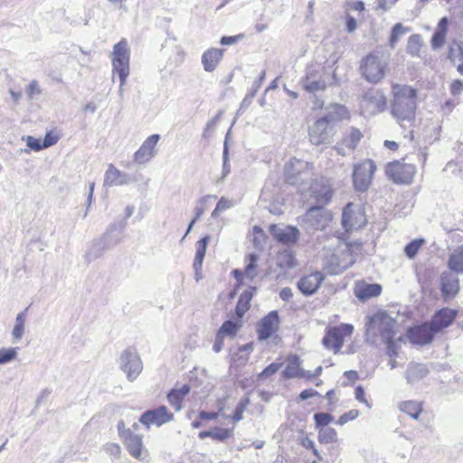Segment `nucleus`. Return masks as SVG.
Wrapping results in <instances>:
<instances>
[{"label":"nucleus","mask_w":463,"mask_h":463,"mask_svg":"<svg viewBox=\"0 0 463 463\" xmlns=\"http://www.w3.org/2000/svg\"><path fill=\"white\" fill-rule=\"evenodd\" d=\"M392 100L391 112L394 118L403 126V123H411L415 119L417 108V91L408 85L393 84L392 87Z\"/></svg>","instance_id":"f257e3e1"},{"label":"nucleus","mask_w":463,"mask_h":463,"mask_svg":"<svg viewBox=\"0 0 463 463\" xmlns=\"http://www.w3.org/2000/svg\"><path fill=\"white\" fill-rule=\"evenodd\" d=\"M335 112L318 118L308 128L309 140L313 145L319 146L331 141L335 134V123L340 119V115L345 112L343 106L335 105Z\"/></svg>","instance_id":"f03ea898"},{"label":"nucleus","mask_w":463,"mask_h":463,"mask_svg":"<svg viewBox=\"0 0 463 463\" xmlns=\"http://www.w3.org/2000/svg\"><path fill=\"white\" fill-rule=\"evenodd\" d=\"M334 79L326 68L320 63H312L307 67L306 75L300 80V85L308 93L316 94L325 90Z\"/></svg>","instance_id":"7ed1b4c3"},{"label":"nucleus","mask_w":463,"mask_h":463,"mask_svg":"<svg viewBox=\"0 0 463 463\" xmlns=\"http://www.w3.org/2000/svg\"><path fill=\"white\" fill-rule=\"evenodd\" d=\"M125 223H113L109 225L107 232L99 239L94 240L85 253V260L88 263L100 258L107 250L111 246L119 243V239L113 240L111 232L119 230L122 232L125 229Z\"/></svg>","instance_id":"20e7f679"},{"label":"nucleus","mask_w":463,"mask_h":463,"mask_svg":"<svg viewBox=\"0 0 463 463\" xmlns=\"http://www.w3.org/2000/svg\"><path fill=\"white\" fill-rule=\"evenodd\" d=\"M111 56L113 73L118 74L122 84H125L129 75L130 60V49L126 39L120 40L113 46Z\"/></svg>","instance_id":"39448f33"},{"label":"nucleus","mask_w":463,"mask_h":463,"mask_svg":"<svg viewBox=\"0 0 463 463\" xmlns=\"http://www.w3.org/2000/svg\"><path fill=\"white\" fill-rule=\"evenodd\" d=\"M386 66L379 54L370 53L361 60L359 70L368 82L377 83L384 77Z\"/></svg>","instance_id":"423d86ee"},{"label":"nucleus","mask_w":463,"mask_h":463,"mask_svg":"<svg viewBox=\"0 0 463 463\" xmlns=\"http://www.w3.org/2000/svg\"><path fill=\"white\" fill-rule=\"evenodd\" d=\"M118 364L130 382H134L143 370L142 360L134 347H128L120 354Z\"/></svg>","instance_id":"0eeeda50"},{"label":"nucleus","mask_w":463,"mask_h":463,"mask_svg":"<svg viewBox=\"0 0 463 463\" xmlns=\"http://www.w3.org/2000/svg\"><path fill=\"white\" fill-rule=\"evenodd\" d=\"M397 321L388 313L382 311L373 315L367 324V331L375 330L379 333L382 340L394 338Z\"/></svg>","instance_id":"6e6552de"},{"label":"nucleus","mask_w":463,"mask_h":463,"mask_svg":"<svg viewBox=\"0 0 463 463\" xmlns=\"http://www.w3.org/2000/svg\"><path fill=\"white\" fill-rule=\"evenodd\" d=\"M331 213L323 205L312 206L301 217V223L307 230L322 231L331 222Z\"/></svg>","instance_id":"1a4fd4ad"},{"label":"nucleus","mask_w":463,"mask_h":463,"mask_svg":"<svg viewBox=\"0 0 463 463\" xmlns=\"http://www.w3.org/2000/svg\"><path fill=\"white\" fill-rule=\"evenodd\" d=\"M354 326L350 324H342L338 326H332L326 329L322 339L323 345L337 354L343 346L344 338L352 335Z\"/></svg>","instance_id":"9d476101"},{"label":"nucleus","mask_w":463,"mask_h":463,"mask_svg":"<svg viewBox=\"0 0 463 463\" xmlns=\"http://www.w3.org/2000/svg\"><path fill=\"white\" fill-rule=\"evenodd\" d=\"M366 224L364 211L361 206L349 203L345 205L342 213V226L347 232H352L364 227Z\"/></svg>","instance_id":"9b49d317"},{"label":"nucleus","mask_w":463,"mask_h":463,"mask_svg":"<svg viewBox=\"0 0 463 463\" xmlns=\"http://www.w3.org/2000/svg\"><path fill=\"white\" fill-rule=\"evenodd\" d=\"M375 169L373 161L370 159L354 165L353 180L355 190L364 192L368 189Z\"/></svg>","instance_id":"f8f14e48"},{"label":"nucleus","mask_w":463,"mask_h":463,"mask_svg":"<svg viewBox=\"0 0 463 463\" xmlns=\"http://www.w3.org/2000/svg\"><path fill=\"white\" fill-rule=\"evenodd\" d=\"M386 175L396 184H410L415 174V166L400 161H393L386 165Z\"/></svg>","instance_id":"ddd939ff"},{"label":"nucleus","mask_w":463,"mask_h":463,"mask_svg":"<svg viewBox=\"0 0 463 463\" xmlns=\"http://www.w3.org/2000/svg\"><path fill=\"white\" fill-rule=\"evenodd\" d=\"M311 173V165L309 163L292 157L286 163L284 174L288 183L297 185L302 175L309 176Z\"/></svg>","instance_id":"4468645a"},{"label":"nucleus","mask_w":463,"mask_h":463,"mask_svg":"<svg viewBox=\"0 0 463 463\" xmlns=\"http://www.w3.org/2000/svg\"><path fill=\"white\" fill-rule=\"evenodd\" d=\"M174 419V414L169 412L165 406H159L154 410H148L142 413L139 422L149 428L151 425L162 426L170 422Z\"/></svg>","instance_id":"2eb2a0df"},{"label":"nucleus","mask_w":463,"mask_h":463,"mask_svg":"<svg viewBox=\"0 0 463 463\" xmlns=\"http://www.w3.org/2000/svg\"><path fill=\"white\" fill-rule=\"evenodd\" d=\"M160 135L149 136L134 154V161L138 165H144L151 161L156 156V145L160 140Z\"/></svg>","instance_id":"dca6fc26"},{"label":"nucleus","mask_w":463,"mask_h":463,"mask_svg":"<svg viewBox=\"0 0 463 463\" xmlns=\"http://www.w3.org/2000/svg\"><path fill=\"white\" fill-rule=\"evenodd\" d=\"M310 197L313 198L319 205L327 204L333 195V191L329 181L324 177L316 179L309 187Z\"/></svg>","instance_id":"f3484780"},{"label":"nucleus","mask_w":463,"mask_h":463,"mask_svg":"<svg viewBox=\"0 0 463 463\" xmlns=\"http://www.w3.org/2000/svg\"><path fill=\"white\" fill-rule=\"evenodd\" d=\"M435 335L436 333L430 323H423L420 326H413L407 332V337L410 342L418 345L430 344Z\"/></svg>","instance_id":"a211bd4d"},{"label":"nucleus","mask_w":463,"mask_h":463,"mask_svg":"<svg viewBox=\"0 0 463 463\" xmlns=\"http://www.w3.org/2000/svg\"><path fill=\"white\" fill-rule=\"evenodd\" d=\"M279 317L277 310L270 311L260 319L257 327L258 339L264 341L269 339L278 329Z\"/></svg>","instance_id":"6ab92c4d"},{"label":"nucleus","mask_w":463,"mask_h":463,"mask_svg":"<svg viewBox=\"0 0 463 463\" xmlns=\"http://www.w3.org/2000/svg\"><path fill=\"white\" fill-rule=\"evenodd\" d=\"M269 231L276 241L283 244L295 243L299 237L298 229L290 225L271 224Z\"/></svg>","instance_id":"aec40b11"},{"label":"nucleus","mask_w":463,"mask_h":463,"mask_svg":"<svg viewBox=\"0 0 463 463\" xmlns=\"http://www.w3.org/2000/svg\"><path fill=\"white\" fill-rule=\"evenodd\" d=\"M362 107L372 114L381 112L386 107V98L380 90H370L363 95Z\"/></svg>","instance_id":"412c9836"},{"label":"nucleus","mask_w":463,"mask_h":463,"mask_svg":"<svg viewBox=\"0 0 463 463\" xmlns=\"http://www.w3.org/2000/svg\"><path fill=\"white\" fill-rule=\"evenodd\" d=\"M325 276L320 271H315L308 275L302 277L298 281V288L305 296H311L315 294L319 288Z\"/></svg>","instance_id":"4be33fe9"},{"label":"nucleus","mask_w":463,"mask_h":463,"mask_svg":"<svg viewBox=\"0 0 463 463\" xmlns=\"http://www.w3.org/2000/svg\"><path fill=\"white\" fill-rule=\"evenodd\" d=\"M458 311L449 307H443L437 311L429 322L435 333H439L449 327L455 320Z\"/></svg>","instance_id":"5701e85b"},{"label":"nucleus","mask_w":463,"mask_h":463,"mask_svg":"<svg viewBox=\"0 0 463 463\" xmlns=\"http://www.w3.org/2000/svg\"><path fill=\"white\" fill-rule=\"evenodd\" d=\"M362 137L363 134L361 133V131L358 128L352 127L345 132L341 145L335 146V149L337 151L339 155L345 156V153L342 146H345L350 150H354Z\"/></svg>","instance_id":"b1692460"},{"label":"nucleus","mask_w":463,"mask_h":463,"mask_svg":"<svg viewBox=\"0 0 463 463\" xmlns=\"http://www.w3.org/2000/svg\"><path fill=\"white\" fill-rule=\"evenodd\" d=\"M440 290L447 298H453L459 290L458 279L449 271H445L440 276Z\"/></svg>","instance_id":"393cba45"},{"label":"nucleus","mask_w":463,"mask_h":463,"mask_svg":"<svg viewBox=\"0 0 463 463\" xmlns=\"http://www.w3.org/2000/svg\"><path fill=\"white\" fill-rule=\"evenodd\" d=\"M224 50L219 48L207 49L202 55V64L207 72H213L222 59Z\"/></svg>","instance_id":"a878e982"},{"label":"nucleus","mask_w":463,"mask_h":463,"mask_svg":"<svg viewBox=\"0 0 463 463\" xmlns=\"http://www.w3.org/2000/svg\"><path fill=\"white\" fill-rule=\"evenodd\" d=\"M130 182L129 175L116 168L113 165H109L104 176V185H124Z\"/></svg>","instance_id":"bb28decb"},{"label":"nucleus","mask_w":463,"mask_h":463,"mask_svg":"<svg viewBox=\"0 0 463 463\" xmlns=\"http://www.w3.org/2000/svg\"><path fill=\"white\" fill-rule=\"evenodd\" d=\"M122 440L124 441V444L127 447L128 451L133 458L139 460L143 458L142 455L144 452V447L142 436L135 434L132 431Z\"/></svg>","instance_id":"cd10ccee"},{"label":"nucleus","mask_w":463,"mask_h":463,"mask_svg":"<svg viewBox=\"0 0 463 463\" xmlns=\"http://www.w3.org/2000/svg\"><path fill=\"white\" fill-rule=\"evenodd\" d=\"M429 373V369L423 364L420 363H410L408 364L405 378L410 384H413L416 382L423 379Z\"/></svg>","instance_id":"c85d7f7f"},{"label":"nucleus","mask_w":463,"mask_h":463,"mask_svg":"<svg viewBox=\"0 0 463 463\" xmlns=\"http://www.w3.org/2000/svg\"><path fill=\"white\" fill-rule=\"evenodd\" d=\"M282 375L286 379L307 377V371L300 368V359L298 355H293L288 359Z\"/></svg>","instance_id":"c756f323"},{"label":"nucleus","mask_w":463,"mask_h":463,"mask_svg":"<svg viewBox=\"0 0 463 463\" xmlns=\"http://www.w3.org/2000/svg\"><path fill=\"white\" fill-rule=\"evenodd\" d=\"M256 287H250L248 289L243 291L239 297L235 307V314L238 317V318L241 319L244 316V314L250 309V301L252 299L253 293L254 291H256Z\"/></svg>","instance_id":"7c9ffc66"},{"label":"nucleus","mask_w":463,"mask_h":463,"mask_svg":"<svg viewBox=\"0 0 463 463\" xmlns=\"http://www.w3.org/2000/svg\"><path fill=\"white\" fill-rule=\"evenodd\" d=\"M448 267L456 274H463V244L450 253L448 259Z\"/></svg>","instance_id":"2f4dec72"},{"label":"nucleus","mask_w":463,"mask_h":463,"mask_svg":"<svg viewBox=\"0 0 463 463\" xmlns=\"http://www.w3.org/2000/svg\"><path fill=\"white\" fill-rule=\"evenodd\" d=\"M382 292V287L379 284H365L359 286L355 289V296L360 300H367L371 298L377 297Z\"/></svg>","instance_id":"473e14b6"},{"label":"nucleus","mask_w":463,"mask_h":463,"mask_svg":"<svg viewBox=\"0 0 463 463\" xmlns=\"http://www.w3.org/2000/svg\"><path fill=\"white\" fill-rule=\"evenodd\" d=\"M277 266L284 270L293 269L297 266L296 258L291 250H284L278 253L276 258Z\"/></svg>","instance_id":"72a5a7b5"},{"label":"nucleus","mask_w":463,"mask_h":463,"mask_svg":"<svg viewBox=\"0 0 463 463\" xmlns=\"http://www.w3.org/2000/svg\"><path fill=\"white\" fill-rule=\"evenodd\" d=\"M242 326V322L239 319L237 321L226 320L222 323L217 333L220 335L234 337L238 331Z\"/></svg>","instance_id":"f704fd0d"},{"label":"nucleus","mask_w":463,"mask_h":463,"mask_svg":"<svg viewBox=\"0 0 463 463\" xmlns=\"http://www.w3.org/2000/svg\"><path fill=\"white\" fill-rule=\"evenodd\" d=\"M27 310L28 308H25L16 316L14 326L12 330L14 342H18L24 335Z\"/></svg>","instance_id":"c9c22d12"},{"label":"nucleus","mask_w":463,"mask_h":463,"mask_svg":"<svg viewBox=\"0 0 463 463\" xmlns=\"http://www.w3.org/2000/svg\"><path fill=\"white\" fill-rule=\"evenodd\" d=\"M210 241V237L208 235L203 237L196 243V252L194 260L193 266H195L197 269L202 268L203 261L206 253L207 245Z\"/></svg>","instance_id":"e433bc0d"},{"label":"nucleus","mask_w":463,"mask_h":463,"mask_svg":"<svg viewBox=\"0 0 463 463\" xmlns=\"http://www.w3.org/2000/svg\"><path fill=\"white\" fill-rule=\"evenodd\" d=\"M399 409L415 420L419 418L422 411L421 404L414 401L402 402L399 404Z\"/></svg>","instance_id":"4c0bfd02"},{"label":"nucleus","mask_w":463,"mask_h":463,"mask_svg":"<svg viewBox=\"0 0 463 463\" xmlns=\"http://www.w3.org/2000/svg\"><path fill=\"white\" fill-rule=\"evenodd\" d=\"M423 43L420 34H412L408 39L407 52L412 56H420Z\"/></svg>","instance_id":"58836bf2"},{"label":"nucleus","mask_w":463,"mask_h":463,"mask_svg":"<svg viewBox=\"0 0 463 463\" xmlns=\"http://www.w3.org/2000/svg\"><path fill=\"white\" fill-rule=\"evenodd\" d=\"M409 32V29L404 27L402 24H396L392 28L391 35L389 38V46L394 49L399 38Z\"/></svg>","instance_id":"ea45409f"},{"label":"nucleus","mask_w":463,"mask_h":463,"mask_svg":"<svg viewBox=\"0 0 463 463\" xmlns=\"http://www.w3.org/2000/svg\"><path fill=\"white\" fill-rule=\"evenodd\" d=\"M320 443H333L337 441V432L333 428H321L318 431Z\"/></svg>","instance_id":"a19ab883"},{"label":"nucleus","mask_w":463,"mask_h":463,"mask_svg":"<svg viewBox=\"0 0 463 463\" xmlns=\"http://www.w3.org/2000/svg\"><path fill=\"white\" fill-rule=\"evenodd\" d=\"M424 243V239H415L409 242L404 248V252L406 256L411 260L414 259L418 254L419 250Z\"/></svg>","instance_id":"79ce46f5"},{"label":"nucleus","mask_w":463,"mask_h":463,"mask_svg":"<svg viewBox=\"0 0 463 463\" xmlns=\"http://www.w3.org/2000/svg\"><path fill=\"white\" fill-rule=\"evenodd\" d=\"M250 400L249 397H243L240 400L238 404L236 405V408L234 410V413L232 416L233 422L236 423L242 420L243 412L247 409V407L250 405Z\"/></svg>","instance_id":"37998d69"},{"label":"nucleus","mask_w":463,"mask_h":463,"mask_svg":"<svg viewBox=\"0 0 463 463\" xmlns=\"http://www.w3.org/2000/svg\"><path fill=\"white\" fill-rule=\"evenodd\" d=\"M229 132L226 134L225 141L223 145V152H222V179H224L231 172L230 168V159H229V148H228V137Z\"/></svg>","instance_id":"c03bdc74"},{"label":"nucleus","mask_w":463,"mask_h":463,"mask_svg":"<svg viewBox=\"0 0 463 463\" xmlns=\"http://www.w3.org/2000/svg\"><path fill=\"white\" fill-rule=\"evenodd\" d=\"M17 356V348H1L0 349V364H5L14 361Z\"/></svg>","instance_id":"a18cd8bd"},{"label":"nucleus","mask_w":463,"mask_h":463,"mask_svg":"<svg viewBox=\"0 0 463 463\" xmlns=\"http://www.w3.org/2000/svg\"><path fill=\"white\" fill-rule=\"evenodd\" d=\"M249 262L245 267L244 274L245 277L249 278L250 279H253L257 276L256 271V262L258 260V256L254 253H251L249 255Z\"/></svg>","instance_id":"49530a36"},{"label":"nucleus","mask_w":463,"mask_h":463,"mask_svg":"<svg viewBox=\"0 0 463 463\" xmlns=\"http://www.w3.org/2000/svg\"><path fill=\"white\" fill-rule=\"evenodd\" d=\"M314 420L317 428H328L327 425L334 420V417L326 412H317L314 414Z\"/></svg>","instance_id":"de8ad7c7"},{"label":"nucleus","mask_w":463,"mask_h":463,"mask_svg":"<svg viewBox=\"0 0 463 463\" xmlns=\"http://www.w3.org/2000/svg\"><path fill=\"white\" fill-rule=\"evenodd\" d=\"M232 431L228 429L215 428L212 430V438L213 439L223 441L232 436Z\"/></svg>","instance_id":"09e8293b"},{"label":"nucleus","mask_w":463,"mask_h":463,"mask_svg":"<svg viewBox=\"0 0 463 463\" xmlns=\"http://www.w3.org/2000/svg\"><path fill=\"white\" fill-rule=\"evenodd\" d=\"M167 400L176 411L182 409V402L184 399L181 398L179 394L176 392H175V390H172L168 393Z\"/></svg>","instance_id":"8fccbe9b"},{"label":"nucleus","mask_w":463,"mask_h":463,"mask_svg":"<svg viewBox=\"0 0 463 463\" xmlns=\"http://www.w3.org/2000/svg\"><path fill=\"white\" fill-rule=\"evenodd\" d=\"M446 33L436 31L431 38V47L435 49H439L444 45L446 40Z\"/></svg>","instance_id":"3c124183"},{"label":"nucleus","mask_w":463,"mask_h":463,"mask_svg":"<svg viewBox=\"0 0 463 463\" xmlns=\"http://www.w3.org/2000/svg\"><path fill=\"white\" fill-rule=\"evenodd\" d=\"M281 364L277 363H272L269 364L262 372L259 374L260 379H266L270 375L275 374L280 368Z\"/></svg>","instance_id":"603ef678"},{"label":"nucleus","mask_w":463,"mask_h":463,"mask_svg":"<svg viewBox=\"0 0 463 463\" xmlns=\"http://www.w3.org/2000/svg\"><path fill=\"white\" fill-rule=\"evenodd\" d=\"M359 416V411L358 410H350L348 412H345L344 414H342L338 420H337V424L338 425H344L345 423H347L348 421L350 420H355L357 417Z\"/></svg>","instance_id":"864d4df0"},{"label":"nucleus","mask_w":463,"mask_h":463,"mask_svg":"<svg viewBox=\"0 0 463 463\" xmlns=\"http://www.w3.org/2000/svg\"><path fill=\"white\" fill-rule=\"evenodd\" d=\"M42 93V90L39 86L37 80H32L26 88V94L30 99H33L35 96L40 95Z\"/></svg>","instance_id":"5fc2aeb1"},{"label":"nucleus","mask_w":463,"mask_h":463,"mask_svg":"<svg viewBox=\"0 0 463 463\" xmlns=\"http://www.w3.org/2000/svg\"><path fill=\"white\" fill-rule=\"evenodd\" d=\"M253 234H254V240H253L254 245L256 247H262V243L264 242V240H265V233L263 232V230L259 226H254L253 227Z\"/></svg>","instance_id":"6e6d98bb"},{"label":"nucleus","mask_w":463,"mask_h":463,"mask_svg":"<svg viewBox=\"0 0 463 463\" xmlns=\"http://www.w3.org/2000/svg\"><path fill=\"white\" fill-rule=\"evenodd\" d=\"M26 145L30 149L33 151H40L43 149L42 140L32 136L26 137Z\"/></svg>","instance_id":"4d7b16f0"},{"label":"nucleus","mask_w":463,"mask_h":463,"mask_svg":"<svg viewBox=\"0 0 463 463\" xmlns=\"http://www.w3.org/2000/svg\"><path fill=\"white\" fill-rule=\"evenodd\" d=\"M222 115V112L220 111L213 118H212L211 120H209L205 126V128L203 130V137L204 138L208 137L209 136V133L211 131H213L216 125H217V122L219 121L220 119V117Z\"/></svg>","instance_id":"13d9d810"},{"label":"nucleus","mask_w":463,"mask_h":463,"mask_svg":"<svg viewBox=\"0 0 463 463\" xmlns=\"http://www.w3.org/2000/svg\"><path fill=\"white\" fill-rule=\"evenodd\" d=\"M209 198H211V196L206 195L200 199L199 205H197L194 208V220L198 221L201 218V216L204 213L205 209H204L203 205L206 203V202Z\"/></svg>","instance_id":"bf43d9fd"},{"label":"nucleus","mask_w":463,"mask_h":463,"mask_svg":"<svg viewBox=\"0 0 463 463\" xmlns=\"http://www.w3.org/2000/svg\"><path fill=\"white\" fill-rule=\"evenodd\" d=\"M384 343L387 345V354L390 357L397 356L398 351H397V345L394 343V338L386 339L383 340Z\"/></svg>","instance_id":"052dcab7"},{"label":"nucleus","mask_w":463,"mask_h":463,"mask_svg":"<svg viewBox=\"0 0 463 463\" xmlns=\"http://www.w3.org/2000/svg\"><path fill=\"white\" fill-rule=\"evenodd\" d=\"M216 206H217V211L223 212L225 210L232 208L233 206V203L232 200H230L228 198L221 197V199L218 201Z\"/></svg>","instance_id":"680f3d73"},{"label":"nucleus","mask_w":463,"mask_h":463,"mask_svg":"<svg viewBox=\"0 0 463 463\" xmlns=\"http://www.w3.org/2000/svg\"><path fill=\"white\" fill-rule=\"evenodd\" d=\"M58 142V137L53 136L51 132L46 133L42 141L43 148L50 147Z\"/></svg>","instance_id":"e2e57ef3"},{"label":"nucleus","mask_w":463,"mask_h":463,"mask_svg":"<svg viewBox=\"0 0 463 463\" xmlns=\"http://www.w3.org/2000/svg\"><path fill=\"white\" fill-rule=\"evenodd\" d=\"M354 394H355V399L358 400L359 402L364 403L368 408H371V405L369 403V402L365 399V393H364V390L362 386H357L355 388V392H354Z\"/></svg>","instance_id":"0e129e2a"},{"label":"nucleus","mask_w":463,"mask_h":463,"mask_svg":"<svg viewBox=\"0 0 463 463\" xmlns=\"http://www.w3.org/2000/svg\"><path fill=\"white\" fill-rule=\"evenodd\" d=\"M398 0H378L377 8L384 12L390 10Z\"/></svg>","instance_id":"69168bd1"},{"label":"nucleus","mask_w":463,"mask_h":463,"mask_svg":"<svg viewBox=\"0 0 463 463\" xmlns=\"http://www.w3.org/2000/svg\"><path fill=\"white\" fill-rule=\"evenodd\" d=\"M463 90V82L459 80H453L450 85V92L456 96L461 93Z\"/></svg>","instance_id":"338daca9"},{"label":"nucleus","mask_w":463,"mask_h":463,"mask_svg":"<svg viewBox=\"0 0 463 463\" xmlns=\"http://www.w3.org/2000/svg\"><path fill=\"white\" fill-rule=\"evenodd\" d=\"M458 56L456 58H454V60H458V65L457 67V70L458 71L463 75V48L462 46L458 45Z\"/></svg>","instance_id":"774afa93"}]
</instances>
